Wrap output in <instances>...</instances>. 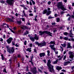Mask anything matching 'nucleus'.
<instances>
[{
    "label": "nucleus",
    "instance_id": "39448f33",
    "mask_svg": "<svg viewBox=\"0 0 74 74\" xmlns=\"http://www.w3.org/2000/svg\"><path fill=\"white\" fill-rule=\"evenodd\" d=\"M48 10V11H47V10L46 9L45 10H44L43 12L42 13V14H45L46 13L47 15H49L50 14H51L52 12L51 11H49L51 10V9L50 8H47Z\"/></svg>",
    "mask_w": 74,
    "mask_h": 74
},
{
    "label": "nucleus",
    "instance_id": "c756f323",
    "mask_svg": "<svg viewBox=\"0 0 74 74\" xmlns=\"http://www.w3.org/2000/svg\"><path fill=\"white\" fill-rule=\"evenodd\" d=\"M63 34L65 36H67V34H68V33L67 32H65L63 33Z\"/></svg>",
    "mask_w": 74,
    "mask_h": 74
},
{
    "label": "nucleus",
    "instance_id": "4468645a",
    "mask_svg": "<svg viewBox=\"0 0 74 74\" xmlns=\"http://www.w3.org/2000/svg\"><path fill=\"white\" fill-rule=\"evenodd\" d=\"M35 37H34V38L36 40H38L39 37L37 35V34H35Z\"/></svg>",
    "mask_w": 74,
    "mask_h": 74
},
{
    "label": "nucleus",
    "instance_id": "69168bd1",
    "mask_svg": "<svg viewBox=\"0 0 74 74\" xmlns=\"http://www.w3.org/2000/svg\"><path fill=\"white\" fill-rule=\"evenodd\" d=\"M28 73V74H32V73L30 72H29Z\"/></svg>",
    "mask_w": 74,
    "mask_h": 74
},
{
    "label": "nucleus",
    "instance_id": "49530a36",
    "mask_svg": "<svg viewBox=\"0 0 74 74\" xmlns=\"http://www.w3.org/2000/svg\"><path fill=\"white\" fill-rule=\"evenodd\" d=\"M29 4L31 5H32V2L31 1L29 2Z\"/></svg>",
    "mask_w": 74,
    "mask_h": 74
},
{
    "label": "nucleus",
    "instance_id": "774afa93",
    "mask_svg": "<svg viewBox=\"0 0 74 74\" xmlns=\"http://www.w3.org/2000/svg\"><path fill=\"white\" fill-rule=\"evenodd\" d=\"M12 45H15V43L12 42Z\"/></svg>",
    "mask_w": 74,
    "mask_h": 74
},
{
    "label": "nucleus",
    "instance_id": "dca6fc26",
    "mask_svg": "<svg viewBox=\"0 0 74 74\" xmlns=\"http://www.w3.org/2000/svg\"><path fill=\"white\" fill-rule=\"evenodd\" d=\"M58 58H60L58 59V60H62V58H63V56H62L61 57V56L60 55L59 56H58Z\"/></svg>",
    "mask_w": 74,
    "mask_h": 74
},
{
    "label": "nucleus",
    "instance_id": "a19ab883",
    "mask_svg": "<svg viewBox=\"0 0 74 74\" xmlns=\"http://www.w3.org/2000/svg\"><path fill=\"white\" fill-rule=\"evenodd\" d=\"M31 1L33 4H35V2L33 0H31Z\"/></svg>",
    "mask_w": 74,
    "mask_h": 74
},
{
    "label": "nucleus",
    "instance_id": "aec40b11",
    "mask_svg": "<svg viewBox=\"0 0 74 74\" xmlns=\"http://www.w3.org/2000/svg\"><path fill=\"white\" fill-rule=\"evenodd\" d=\"M30 40H31L33 42H34V41H35V40H34V38H33L32 37H31L30 38Z\"/></svg>",
    "mask_w": 74,
    "mask_h": 74
},
{
    "label": "nucleus",
    "instance_id": "e2e57ef3",
    "mask_svg": "<svg viewBox=\"0 0 74 74\" xmlns=\"http://www.w3.org/2000/svg\"><path fill=\"white\" fill-rule=\"evenodd\" d=\"M18 58H21V55H18Z\"/></svg>",
    "mask_w": 74,
    "mask_h": 74
},
{
    "label": "nucleus",
    "instance_id": "bf43d9fd",
    "mask_svg": "<svg viewBox=\"0 0 74 74\" xmlns=\"http://www.w3.org/2000/svg\"><path fill=\"white\" fill-rule=\"evenodd\" d=\"M23 8H24V9H25V10H27V9L24 6Z\"/></svg>",
    "mask_w": 74,
    "mask_h": 74
},
{
    "label": "nucleus",
    "instance_id": "4d7b16f0",
    "mask_svg": "<svg viewBox=\"0 0 74 74\" xmlns=\"http://www.w3.org/2000/svg\"><path fill=\"white\" fill-rule=\"evenodd\" d=\"M51 3V2L50 1H49L48 2V4H50Z\"/></svg>",
    "mask_w": 74,
    "mask_h": 74
},
{
    "label": "nucleus",
    "instance_id": "4be33fe9",
    "mask_svg": "<svg viewBox=\"0 0 74 74\" xmlns=\"http://www.w3.org/2000/svg\"><path fill=\"white\" fill-rule=\"evenodd\" d=\"M35 44H36L37 45H38V47H39V46H40V43H39L38 42H35Z\"/></svg>",
    "mask_w": 74,
    "mask_h": 74
},
{
    "label": "nucleus",
    "instance_id": "09e8293b",
    "mask_svg": "<svg viewBox=\"0 0 74 74\" xmlns=\"http://www.w3.org/2000/svg\"><path fill=\"white\" fill-rule=\"evenodd\" d=\"M21 19H22V21H24V22H25V19L24 18H21Z\"/></svg>",
    "mask_w": 74,
    "mask_h": 74
},
{
    "label": "nucleus",
    "instance_id": "cd10ccee",
    "mask_svg": "<svg viewBox=\"0 0 74 74\" xmlns=\"http://www.w3.org/2000/svg\"><path fill=\"white\" fill-rule=\"evenodd\" d=\"M29 33V32L28 31H27L26 32L24 33V34H23V36H25L26 35V34H28Z\"/></svg>",
    "mask_w": 74,
    "mask_h": 74
},
{
    "label": "nucleus",
    "instance_id": "5701e85b",
    "mask_svg": "<svg viewBox=\"0 0 74 74\" xmlns=\"http://www.w3.org/2000/svg\"><path fill=\"white\" fill-rule=\"evenodd\" d=\"M50 44H54V45H55V41H51V42H50Z\"/></svg>",
    "mask_w": 74,
    "mask_h": 74
},
{
    "label": "nucleus",
    "instance_id": "de8ad7c7",
    "mask_svg": "<svg viewBox=\"0 0 74 74\" xmlns=\"http://www.w3.org/2000/svg\"><path fill=\"white\" fill-rule=\"evenodd\" d=\"M54 52H55L56 54V55L58 54V51L56 52V51H55H55H54Z\"/></svg>",
    "mask_w": 74,
    "mask_h": 74
},
{
    "label": "nucleus",
    "instance_id": "58836bf2",
    "mask_svg": "<svg viewBox=\"0 0 74 74\" xmlns=\"http://www.w3.org/2000/svg\"><path fill=\"white\" fill-rule=\"evenodd\" d=\"M64 12H64L61 11L60 12L61 15H62V14H63Z\"/></svg>",
    "mask_w": 74,
    "mask_h": 74
},
{
    "label": "nucleus",
    "instance_id": "4c0bfd02",
    "mask_svg": "<svg viewBox=\"0 0 74 74\" xmlns=\"http://www.w3.org/2000/svg\"><path fill=\"white\" fill-rule=\"evenodd\" d=\"M66 16L68 17V16H69V17H71V15H70L69 14H67L66 15Z\"/></svg>",
    "mask_w": 74,
    "mask_h": 74
},
{
    "label": "nucleus",
    "instance_id": "603ef678",
    "mask_svg": "<svg viewBox=\"0 0 74 74\" xmlns=\"http://www.w3.org/2000/svg\"><path fill=\"white\" fill-rule=\"evenodd\" d=\"M62 71H63V72H66V71L64 69H63L61 70Z\"/></svg>",
    "mask_w": 74,
    "mask_h": 74
},
{
    "label": "nucleus",
    "instance_id": "a878e982",
    "mask_svg": "<svg viewBox=\"0 0 74 74\" xmlns=\"http://www.w3.org/2000/svg\"><path fill=\"white\" fill-rule=\"evenodd\" d=\"M47 52L48 53L47 54V56H50V54H49V53H50V51L48 50L47 51Z\"/></svg>",
    "mask_w": 74,
    "mask_h": 74
},
{
    "label": "nucleus",
    "instance_id": "f03ea898",
    "mask_svg": "<svg viewBox=\"0 0 74 74\" xmlns=\"http://www.w3.org/2000/svg\"><path fill=\"white\" fill-rule=\"evenodd\" d=\"M57 7L61 9L62 11H66L67 10V9L64 7V5H63V3L62 2H59L58 4Z\"/></svg>",
    "mask_w": 74,
    "mask_h": 74
},
{
    "label": "nucleus",
    "instance_id": "20e7f679",
    "mask_svg": "<svg viewBox=\"0 0 74 74\" xmlns=\"http://www.w3.org/2000/svg\"><path fill=\"white\" fill-rule=\"evenodd\" d=\"M39 33L41 36L42 35V34H44V33H46L47 34H48L50 36H51V37H52V33L47 31H43L42 32L41 31H39Z\"/></svg>",
    "mask_w": 74,
    "mask_h": 74
},
{
    "label": "nucleus",
    "instance_id": "6e6d98bb",
    "mask_svg": "<svg viewBox=\"0 0 74 74\" xmlns=\"http://www.w3.org/2000/svg\"><path fill=\"white\" fill-rule=\"evenodd\" d=\"M32 43H31L29 45V46L30 47H32Z\"/></svg>",
    "mask_w": 74,
    "mask_h": 74
},
{
    "label": "nucleus",
    "instance_id": "f704fd0d",
    "mask_svg": "<svg viewBox=\"0 0 74 74\" xmlns=\"http://www.w3.org/2000/svg\"><path fill=\"white\" fill-rule=\"evenodd\" d=\"M0 3H5V1H0Z\"/></svg>",
    "mask_w": 74,
    "mask_h": 74
},
{
    "label": "nucleus",
    "instance_id": "c85d7f7f",
    "mask_svg": "<svg viewBox=\"0 0 74 74\" xmlns=\"http://www.w3.org/2000/svg\"><path fill=\"white\" fill-rule=\"evenodd\" d=\"M8 20H9V21H10V22H14V21L11 18H9L8 19Z\"/></svg>",
    "mask_w": 74,
    "mask_h": 74
},
{
    "label": "nucleus",
    "instance_id": "c03bdc74",
    "mask_svg": "<svg viewBox=\"0 0 74 74\" xmlns=\"http://www.w3.org/2000/svg\"><path fill=\"white\" fill-rule=\"evenodd\" d=\"M69 35V36L70 37H71V38H73L74 37V36H72V35Z\"/></svg>",
    "mask_w": 74,
    "mask_h": 74
},
{
    "label": "nucleus",
    "instance_id": "5fc2aeb1",
    "mask_svg": "<svg viewBox=\"0 0 74 74\" xmlns=\"http://www.w3.org/2000/svg\"><path fill=\"white\" fill-rule=\"evenodd\" d=\"M15 45L16 47H19V45H18L17 44H16Z\"/></svg>",
    "mask_w": 74,
    "mask_h": 74
},
{
    "label": "nucleus",
    "instance_id": "13d9d810",
    "mask_svg": "<svg viewBox=\"0 0 74 74\" xmlns=\"http://www.w3.org/2000/svg\"><path fill=\"white\" fill-rule=\"evenodd\" d=\"M52 17H51V16H49V17L48 19H52Z\"/></svg>",
    "mask_w": 74,
    "mask_h": 74
},
{
    "label": "nucleus",
    "instance_id": "473e14b6",
    "mask_svg": "<svg viewBox=\"0 0 74 74\" xmlns=\"http://www.w3.org/2000/svg\"><path fill=\"white\" fill-rule=\"evenodd\" d=\"M52 25H53V26H55V25H56V23H51Z\"/></svg>",
    "mask_w": 74,
    "mask_h": 74
},
{
    "label": "nucleus",
    "instance_id": "e433bc0d",
    "mask_svg": "<svg viewBox=\"0 0 74 74\" xmlns=\"http://www.w3.org/2000/svg\"><path fill=\"white\" fill-rule=\"evenodd\" d=\"M3 72H5V73H7V71H6V69H4L3 70Z\"/></svg>",
    "mask_w": 74,
    "mask_h": 74
},
{
    "label": "nucleus",
    "instance_id": "ddd939ff",
    "mask_svg": "<svg viewBox=\"0 0 74 74\" xmlns=\"http://www.w3.org/2000/svg\"><path fill=\"white\" fill-rule=\"evenodd\" d=\"M69 55H70L69 57L70 58H73L74 57V56L73 54V53L71 52H70L69 53Z\"/></svg>",
    "mask_w": 74,
    "mask_h": 74
},
{
    "label": "nucleus",
    "instance_id": "6ab92c4d",
    "mask_svg": "<svg viewBox=\"0 0 74 74\" xmlns=\"http://www.w3.org/2000/svg\"><path fill=\"white\" fill-rule=\"evenodd\" d=\"M70 44H71V43H68V47H67V48L68 49V48H71V45H70Z\"/></svg>",
    "mask_w": 74,
    "mask_h": 74
},
{
    "label": "nucleus",
    "instance_id": "f8f14e48",
    "mask_svg": "<svg viewBox=\"0 0 74 74\" xmlns=\"http://www.w3.org/2000/svg\"><path fill=\"white\" fill-rule=\"evenodd\" d=\"M39 55L40 58H42V56L44 57L45 56V53H40Z\"/></svg>",
    "mask_w": 74,
    "mask_h": 74
},
{
    "label": "nucleus",
    "instance_id": "2f4dec72",
    "mask_svg": "<svg viewBox=\"0 0 74 74\" xmlns=\"http://www.w3.org/2000/svg\"><path fill=\"white\" fill-rule=\"evenodd\" d=\"M1 56L2 57L1 58L2 60H4V56H3V55L1 54Z\"/></svg>",
    "mask_w": 74,
    "mask_h": 74
},
{
    "label": "nucleus",
    "instance_id": "0eeeda50",
    "mask_svg": "<svg viewBox=\"0 0 74 74\" xmlns=\"http://www.w3.org/2000/svg\"><path fill=\"white\" fill-rule=\"evenodd\" d=\"M6 1L7 3L12 5L14 3V0H7Z\"/></svg>",
    "mask_w": 74,
    "mask_h": 74
},
{
    "label": "nucleus",
    "instance_id": "0e129e2a",
    "mask_svg": "<svg viewBox=\"0 0 74 74\" xmlns=\"http://www.w3.org/2000/svg\"><path fill=\"white\" fill-rule=\"evenodd\" d=\"M5 35L4 34L3 35V38H5Z\"/></svg>",
    "mask_w": 74,
    "mask_h": 74
},
{
    "label": "nucleus",
    "instance_id": "6e6552de",
    "mask_svg": "<svg viewBox=\"0 0 74 74\" xmlns=\"http://www.w3.org/2000/svg\"><path fill=\"white\" fill-rule=\"evenodd\" d=\"M13 40V38H12L10 37L6 40V41L7 42L8 44H10L12 40Z\"/></svg>",
    "mask_w": 74,
    "mask_h": 74
},
{
    "label": "nucleus",
    "instance_id": "72a5a7b5",
    "mask_svg": "<svg viewBox=\"0 0 74 74\" xmlns=\"http://www.w3.org/2000/svg\"><path fill=\"white\" fill-rule=\"evenodd\" d=\"M53 32H54V33H55V32H57V30H56V29H54L53 30Z\"/></svg>",
    "mask_w": 74,
    "mask_h": 74
},
{
    "label": "nucleus",
    "instance_id": "9b49d317",
    "mask_svg": "<svg viewBox=\"0 0 74 74\" xmlns=\"http://www.w3.org/2000/svg\"><path fill=\"white\" fill-rule=\"evenodd\" d=\"M46 43L45 42H44L42 43H40V47H43L44 46H45L46 45Z\"/></svg>",
    "mask_w": 74,
    "mask_h": 74
},
{
    "label": "nucleus",
    "instance_id": "b1692460",
    "mask_svg": "<svg viewBox=\"0 0 74 74\" xmlns=\"http://www.w3.org/2000/svg\"><path fill=\"white\" fill-rule=\"evenodd\" d=\"M58 60H59L57 59V60H56L55 61L53 62V64H57L58 62Z\"/></svg>",
    "mask_w": 74,
    "mask_h": 74
},
{
    "label": "nucleus",
    "instance_id": "a211bd4d",
    "mask_svg": "<svg viewBox=\"0 0 74 74\" xmlns=\"http://www.w3.org/2000/svg\"><path fill=\"white\" fill-rule=\"evenodd\" d=\"M62 69V67H61V66H57L56 67V69L58 70H61Z\"/></svg>",
    "mask_w": 74,
    "mask_h": 74
},
{
    "label": "nucleus",
    "instance_id": "864d4df0",
    "mask_svg": "<svg viewBox=\"0 0 74 74\" xmlns=\"http://www.w3.org/2000/svg\"><path fill=\"white\" fill-rule=\"evenodd\" d=\"M66 58V56H65L64 57V58H63V60H65Z\"/></svg>",
    "mask_w": 74,
    "mask_h": 74
},
{
    "label": "nucleus",
    "instance_id": "f3484780",
    "mask_svg": "<svg viewBox=\"0 0 74 74\" xmlns=\"http://www.w3.org/2000/svg\"><path fill=\"white\" fill-rule=\"evenodd\" d=\"M32 48H28L27 49H26V51H28V52H30L32 51Z\"/></svg>",
    "mask_w": 74,
    "mask_h": 74
},
{
    "label": "nucleus",
    "instance_id": "1a4fd4ad",
    "mask_svg": "<svg viewBox=\"0 0 74 74\" xmlns=\"http://www.w3.org/2000/svg\"><path fill=\"white\" fill-rule=\"evenodd\" d=\"M21 28L23 29V30H25V29H27L28 30L29 29H30V28H28L27 27H26V25H23L21 26Z\"/></svg>",
    "mask_w": 74,
    "mask_h": 74
},
{
    "label": "nucleus",
    "instance_id": "393cba45",
    "mask_svg": "<svg viewBox=\"0 0 74 74\" xmlns=\"http://www.w3.org/2000/svg\"><path fill=\"white\" fill-rule=\"evenodd\" d=\"M17 23L19 25H21V23H22V21H17Z\"/></svg>",
    "mask_w": 74,
    "mask_h": 74
},
{
    "label": "nucleus",
    "instance_id": "c9c22d12",
    "mask_svg": "<svg viewBox=\"0 0 74 74\" xmlns=\"http://www.w3.org/2000/svg\"><path fill=\"white\" fill-rule=\"evenodd\" d=\"M38 71L39 72H40V73H42V71L40 69H38Z\"/></svg>",
    "mask_w": 74,
    "mask_h": 74
},
{
    "label": "nucleus",
    "instance_id": "412c9836",
    "mask_svg": "<svg viewBox=\"0 0 74 74\" xmlns=\"http://www.w3.org/2000/svg\"><path fill=\"white\" fill-rule=\"evenodd\" d=\"M72 32H73V30L72 29L70 31H69L70 35H72V36H73V33H72Z\"/></svg>",
    "mask_w": 74,
    "mask_h": 74
},
{
    "label": "nucleus",
    "instance_id": "ea45409f",
    "mask_svg": "<svg viewBox=\"0 0 74 74\" xmlns=\"http://www.w3.org/2000/svg\"><path fill=\"white\" fill-rule=\"evenodd\" d=\"M64 40H68V38L67 37H64Z\"/></svg>",
    "mask_w": 74,
    "mask_h": 74
},
{
    "label": "nucleus",
    "instance_id": "f257e3e1",
    "mask_svg": "<svg viewBox=\"0 0 74 74\" xmlns=\"http://www.w3.org/2000/svg\"><path fill=\"white\" fill-rule=\"evenodd\" d=\"M51 60H48V62L47 64V65L48 67V69L50 72L51 73H54L55 70L53 69V66L51 65Z\"/></svg>",
    "mask_w": 74,
    "mask_h": 74
},
{
    "label": "nucleus",
    "instance_id": "8fccbe9b",
    "mask_svg": "<svg viewBox=\"0 0 74 74\" xmlns=\"http://www.w3.org/2000/svg\"><path fill=\"white\" fill-rule=\"evenodd\" d=\"M29 16H33V14L31 13L29 14Z\"/></svg>",
    "mask_w": 74,
    "mask_h": 74
},
{
    "label": "nucleus",
    "instance_id": "680f3d73",
    "mask_svg": "<svg viewBox=\"0 0 74 74\" xmlns=\"http://www.w3.org/2000/svg\"><path fill=\"white\" fill-rule=\"evenodd\" d=\"M74 69V66H72L71 67L72 70H73V69Z\"/></svg>",
    "mask_w": 74,
    "mask_h": 74
},
{
    "label": "nucleus",
    "instance_id": "3c124183",
    "mask_svg": "<svg viewBox=\"0 0 74 74\" xmlns=\"http://www.w3.org/2000/svg\"><path fill=\"white\" fill-rule=\"evenodd\" d=\"M70 17H69L68 18V21H69L70 20Z\"/></svg>",
    "mask_w": 74,
    "mask_h": 74
},
{
    "label": "nucleus",
    "instance_id": "7ed1b4c3",
    "mask_svg": "<svg viewBox=\"0 0 74 74\" xmlns=\"http://www.w3.org/2000/svg\"><path fill=\"white\" fill-rule=\"evenodd\" d=\"M6 47L7 48V51L9 52V53L12 54L15 52V49H14V47H12L10 48L11 49L10 46H6Z\"/></svg>",
    "mask_w": 74,
    "mask_h": 74
},
{
    "label": "nucleus",
    "instance_id": "79ce46f5",
    "mask_svg": "<svg viewBox=\"0 0 74 74\" xmlns=\"http://www.w3.org/2000/svg\"><path fill=\"white\" fill-rule=\"evenodd\" d=\"M60 48L61 49L62 51H63V47H62V46H60Z\"/></svg>",
    "mask_w": 74,
    "mask_h": 74
},
{
    "label": "nucleus",
    "instance_id": "423d86ee",
    "mask_svg": "<svg viewBox=\"0 0 74 74\" xmlns=\"http://www.w3.org/2000/svg\"><path fill=\"white\" fill-rule=\"evenodd\" d=\"M30 71L33 74H36L38 73V71L37 70V68L36 67L31 68Z\"/></svg>",
    "mask_w": 74,
    "mask_h": 74
},
{
    "label": "nucleus",
    "instance_id": "052dcab7",
    "mask_svg": "<svg viewBox=\"0 0 74 74\" xmlns=\"http://www.w3.org/2000/svg\"><path fill=\"white\" fill-rule=\"evenodd\" d=\"M71 41H73L74 42V39L73 38H72L71 39Z\"/></svg>",
    "mask_w": 74,
    "mask_h": 74
},
{
    "label": "nucleus",
    "instance_id": "2eb2a0df",
    "mask_svg": "<svg viewBox=\"0 0 74 74\" xmlns=\"http://www.w3.org/2000/svg\"><path fill=\"white\" fill-rule=\"evenodd\" d=\"M69 63H70V61H67L66 62H64V66H66V65H67Z\"/></svg>",
    "mask_w": 74,
    "mask_h": 74
},
{
    "label": "nucleus",
    "instance_id": "37998d69",
    "mask_svg": "<svg viewBox=\"0 0 74 74\" xmlns=\"http://www.w3.org/2000/svg\"><path fill=\"white\" fill-rule=\"evenodd\" d=\"M27 43V41H25L24 42V45H26Z\"/></svg>",
    "mask_w": 74,
    "mask_h": 74
},
{
    "label": "nucleus",
    "instance_id": "a18cd8bd",
    "mask_svg": "<svg viewBox=\"0 0 74 74\" xmlns=\"http://www.w3.org/2000/svg\"><path fill=\"white\" fill-rule=\"evenodd\" d=\"M43 61L45 63H46L47 61H46V60H43Z\"/></svg>",
    "mask_w": 74,
    "mask_h": 74
},
{
    "label": "nucleus",
    "instance_id": "9d476101",
    "mask_svg": "<svg viewBox=\"0 0 74 74\" xmlns=\"http://www.w3.org/2000/svg\"><path fill=\"white\" fill-rule=\"evenodd\" d=\"M51 48V49H52L54 51H55V50H56V49H55V48L54 47H55V46L54 45H50L49 46Z\"/></svg>",
    "mask_w": 74,
    "mask_h": 74
},
{
    "label": "nucleus",
    "instance_id": "bb28decb",
    "mask_svg": "<svg viewBox=\"0 0 74 74\" xmlns=\"http://www.w3.org/2000/svg\"><path fill=\"white\" fill-rule=\"evenodd\" d=\"M61 45L63 47H66V44L65 43L64 44H61Z\"/></svg>",
    "mask_w": 74,
    "mask_h": 74
},
{
    "label": "nucleus",
    "instance_id": "7c9ffc66",
    "mask_svg": "<svg viewBox=\"0 0 74 74\" xmlns=\"http://www.w3.org/2000/svg\"><path fill=\"white\" fill-rule=\"evenodd\" d=\"M59 21H60V18H57V22H59Z\"/></svg>",
    "mask_w": 74,
    "mask_h": 74
},
{
    "label": "nucleus",
    "instance_id": "338daca9",
    "mask_svg": "<svg viewBox=\"0 0 74 74\" xmlns=\"http://www.w3.org/2000/svg\"><path fill=\"white\" fill-rule=\"evenodd\" d=\"M0 41H3V39L2 38H1Z\"/></svg>",
    "mask_w": 74,
    "mask_h": 74
}]
</instances>
